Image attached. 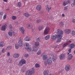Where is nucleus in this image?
Instances as JSON below:
<instances>
[{
	"label": "nucleus",
	"instance_id": "1",
	"mask_svg": "<svg viewBox=\"0 0 75 75\" xmlns=\"http://www.w3.org/2000/svg\"><path fill=\"white\" fill-rule=\"evenodd\" d=\"M61 30L60 29H58L56 31V33L57 34V35H52L51 37V39L52 40H55L59 35L61 34Z\"/></svg>",
	"mask_w": 75,
	"mask_h": 75
},
{
	"label": "nucleus",
	"instance_id": "2",
	"mask_svg": "<svg viewBox=\"0 0 75 75\" xmlns=\"http://www.w3.org/2000/svg\"><path fill=\"white\" fill-rule=\"evenodd\" d=\"M63 34H64V32H63V31L62 30H61L60 35L58 36L57 38V39L56 41L57 43L60 42L61 41V40H62V35H63Z\"/></svg>",
	"mask_w": 75,
	"mask_h": 75
},
{
	"label": "nucleus",
	"instance_id": "3",
	"mask_svg": "<svg viewBox=\"0 0 75 75\" xmlns=\"http://www.w3.org/2000/svg\"><path fill=\"white\" fill-rule=\"evenodd\" d=\"M35 72L34 68H32L31 70H28L26 72L25 75H31Z\"/></svg>",
	"mask_w": 75,
	"mask_h": 75
},
{
	"label": "nucleus",
	"instance_id": "4",
	"mask_svg": "<svg viewBox=\"0 0 75 75\" xmlns=\"http://www.w3.org/2000/svg\"><path fill=\"white\" fill-rule=\"evenodd\" d=\"M52 64V59L51 58H49L47 59L46 62H44V64L46 65H47V64L48 65H51Z\"/></svg>",
	"mask_w": 75,
	"mask_h": 75
},
{
	"label": "nucleus",
	"instance_id": "5",
	"mask_svg": "<svg viewBox=\"0 0 75 75\" xmlns=\"http://www.w3.org/2000/svg\"><path fill=\"white\" fill-rule=\"evenodd\" d=\"M25 60L24 59H22L19 62L18 64V65L19 66V67H21L23 66V64H25Z\"/></svg>",
	"mask_w": 75,
	"mask_h": 75
},
{
	"label": "nucleus",
	"instance_id": "6",
	"mask_svg": "<svg viewBox=\"0 0 75 75\" xmlns=\"http://www.w3.org/2000/svg\"><path fill=\"white\" fill-rule=\"evenodd\" d=\"M50 28L49 27H46L44 32V34H47L50 32Z\"/></svg>",
	"mask_w": 75,
	"mask_h": 75
},
{
	"label": "nucleus",
	"instance_id": "7",
	"mask_svg": "<svg viewBox=\"0 0 75 75\" xmlns=\"http://www.w3.org/2000/svg\"><path fill=\"white\" fill-rule=\"evenodd\" d=\"M65 69L66 71H69L71 69V66L67 65L65 67Z\"/></svg>",
	"mask_w": 75,
	"mask_h": 75
},
{
	"label": "nucleus",
	"instance_id": "8",
	"mask_svg": "<svg viewBox=\"0 0 75 75\" xmlns=\"http://www.w3.org/2000/svg\"><path fill=\"white\" fill-rule=\"evenodd\" d=\"M13 57L14 58H18L20 57V54L18 53H15L13 55Z\"/></svg>",
	"mask_w": 75,
	"mask_h": 75
},
{
	"label": "nucleus",
	"instance_id": "9",
	"mask_svg": "<svg viewBox=\"0 0 75 75\" xmlns=\"http://www.w3.org/2000/svg\"><path fill=\"white\" fill-rule=\"evenodd\" d=\"M18 45L21 47H23V42H22V40L20 39L19 40L18 43Z\"/></svg>",
	"mask_w": 75,
	"mask_h": 75
},
{
	"label": "nucleus",
	"instance_id": "10",
	"mask_svg": "<svg viewBox=\"0 0 75 75\" xmlns=\"http://www.w3.org/2000/svg\"><path fill=\"white\" fill-rule=\"evenodd\" d=\"M64 32L66 34H69L71 32V29H65L64 30Z\"/></svg>",
	"mask_w": 75,
	"mask_h": 75
},
{
	"label": "nucleus",
	"instance_id": "11",
	"mask_svg": "<svg viewBox=\"0 0 75 75\" xmlns=\"http://www.w3.org/2000/svg\"><path fill=\"white\" fill-rule=\"evenodd\" d=\"M45 8L48 12H50V10L51 9V7H50L49 8L48 7V5H47L45 6Z\"/></svg>",
	"mask_w": 75,
	"mask_h": 75
},
{
	"label": "nucleus",
	"instance_id": "12",
	"mask_svg": "<svg viewBox=\"0 0 75 75\" xmlns=\"http://www.w3.org/2000/svg\"><path fill=\"white\" fill-rule=\"evenodd\" d=\"M71 1L69 0L67 1H64L63 3V5L64 6H66L67 4H69V3H70Z\"/></svg>",
	"mask_w": 75,
	"mask_h": 75
},
{
	"label": "nucleus",
	"instance_id": "13",
	"mask_svg": "<svg viewBox=\"0 0 75 75\" xmlns=\"http://www.w3.org/2000/svg\"><path fill=\"white\" fill-rule=\"evenodd\" d=\"M26 27L28 29H30L32 28H33V25L32 24H28L27 25Z\"/></svg>",
	"mask_w": 75,
	"mask_h": 75
},
{
	"label": "nucleus",
	"instance_id": "14",
	"mask_svg": "<svg viewBox=\"0 0 75 75\" xmlns=\"http://www.w3.org/2000/svg\"><path fill=\"white\" fill-rule=\"evenodd\" d=\"M21 32L23 34H24V28L23 27H21L19 28Z\"/></svg>",
	"mask_w": 75,
	"mask_h": 75
},
{
	"label": "nucleus",
	"instance_id": "15",
	"mask_svg": "<svg viewBox=\"0 0 75 75\" xmlns=\"http://www.w3.org/2000/svg\"><path fill=\"white\" fill-rule=\"evenodd\" d=\"M65 58V54H61L60 55V59H63Z\"/></svg>",
	"mask_w": 75,
	"mask_h": 75
},
{
	"label": "nucleus",
	"instance_id": "16",
	"mask_svg": "<svg viewBox=\"0 0 75 75\" xmlns=\"http://www.w3.org/2000/svg\"><path fill=\"white\" fill-rule=\"evenodd\" d=\"M48 71L45 70L43 73L44 75H54L53 74H50L48 75Z\"/></svg>",
	"mask_w": 75,
	"mask_h": 75
},
{
	"label": "nucleus",
	"instance_id": "17",
	"mask_svg": "<svg viewBox=\"0 0 75 75\" xmlns=\"http://www.w3.org/2000/svg\"><path fill=\"white\" fill-rule=\"evenodd\" d=\"M33 49L32 50L33 51H35V52H37V51H38V49H37V47H36L35 46H34L33 47Z\"/></svg>",
	"mask_w": 75,
	"mask_h": 75
},
{
	"label": "nucleus",
	"instance_id": "18",
	"mask_svg": "<svg viewBox=\"0 0 75 75\" xmlns=\"http://www.w3.org/2000/svg\"><path fill=\"white\" fill-rule=\"evenodd\" d=\"M4 46V42L3 41L0 42V47H3Z\"/></svg>",
	"mask_w": 75,
	"mask_h": 75
},
{
	"label": "nucleus",
	"instance_id": "19",
	"mask_svg": "<svg viewBox=\"0 0 75 75\" xmlns=\"http://www.w3.org/2000/svg\"><path fill=\"white\" fill-rule=\"evenodd\" d=\"M36 9L38 11H40L41 9V6L40 5H38L36 7Z\"/></svg>",
	"mask_w": 75,
	"mask_h": 75
},
{
	"label": "nucleus",
	"instance_id": "20",
	"mask_svg": "<svg viewBox=\"0 0 75 75\" xmlns=\"http://www.w3.org/2000/svg\"><path fill=\"white\" fill-rule=\"evenodd\" d=\"M72 58H73V56L72 54H70L68 56L67 58L68 60H71L72 59Z\"/></svg>",
	"mask_w": 75,
	"mask_h": 75
},
{
	"label": "nucleus",
	"instance_id": "21",
	"mask_svg": "<svg viewBox=\"0 0 75 75\" xmlns=\"http://www.w3.org/2000/svg\"><path fill=\"white\" fill-rule=\"evenodd\" d=\"M25 41H29L31 40V38L29 37H26L24 38Z\"/></svg>",
	"mask_w": 75,
	"mask_h": 75
},
{
	"label": "nucleus",
	"instance_id": "22",
	"mask_svg": "<svg viewBox=\"0 0 75 75\" xmlns=\"http://www.w3.org/2000/svg\"><path fill=\"white\" fill-rule=\"evenodd\" d=\"M42 58L43 60H45L48 58V56L47 55H44L43 56Z\"/></svg>",
	"mask_w": 75,
	"mask_h": 75
},
{
	"label": "nucleus",
	"instance_id": "23",
	"mask_svg": "<svg viewBox=\"0 0 75 75\" xmlns=\"http://www.w3.org/2000/svg\"><path fill=\"white\" fill-rule=\"evenodd\" d=\"M25 46L26 47V49L30 47V44H29V43L27 42H26L25 43Z\"/></svg>",
	"mask_w": 75,
	"mask_h": 75
},
{
	"label": "nucleus",
	"instance_id": "24",
	"mask_svg": "<svg viewBox=\"0 0 75 75\" xmlns=\"http://www.w3.org/2000/svg\"><path fill=\"white\" fill-rule=\"evenodd\" d=\"M70 47L71 49H72V48H75V44L74 43H72L70 45Z\"/></svg>",
	"mask_w": 75,
	"mask_h": 75
},
{
	"label": "nucleus",
	"instance_id": "25",
	"mask_svg": "<svg viewBox=\"0 0 75 75\" xmlns=\"http://www.w3.org/2000/svg\"><path fill=\"white\" fill-rule=\"evenodd\" d=\"M50 38V35H47L45 37V38L46 40H48Z\"/></svg>",
	"mask_w": 75,
	"mask_h": 75
},
{
	"label": "nucleus",
	"instance_id": "26",
	"mask_svg": "<svg viewBox=\"0 0 75 75\" xmlns=\"http://www.w3.org/2000/svg\"><path fill=\"white\" fill-rule=\"evenodd\" d=\"M26 49H27V51L28 52H31V50H32V49H31V48L30 47L26 48Z\"/></svg>",
	"mask_w": 75,
	"mask_h": 75
},
{
	"label": "nucleus",
	"instance_id": "27",
	"mask_svg": "<svg viewBox=\"0 0 75 75\" xmlns=\"http://www.w3.org/2000/svg\"><path fill=\"white\" fill-rule=\"evenodd\" d=\"M23 15L25 16L26 17H29V16H30V15H29L28 13H24Z\"/></svg>",
	"mask_w": 75,
	"mask_h": 75
},
{
	"label": "nucleus",
	"instance_id": "28",
	"mask_svg": "<svg viewBox=\"0 0 75 75\" xmlns=\"http://www.w3.org/2000/svg\"><path fill=\"white\" fill-rule=\"evenodd\" d=\"M35 45L36 47H38L40 45V43H39L38 42H35Z\"/></svg>",
	"mask_w": 75,
	"mask_h": 75
},
{
	"label": "nucleus",
	"instance_id": "29",
	"mask_svg": "<svg viewBox=\"0 0 75 75\" xmlns=\"http://www.w3.org/2000/svg\"><path fill=\"white\" fill-rule=\"evenodd\" d=\"M1 30L2 31H5V30H6V26H3L1 28Z\"/></svg>",
	"mask_w": 75,
	"mask_h": 75
},
{
	"label": "nucleus",
	"instance_id": "30",
	"mask_svg": "<svg viewBox=\"0 0 75 75\" xmlns=\"http://www.w3.org/2000/svg\"><path fill=\"white\" fill-rule=\"evenodd\" d=\"M41 54V50H39V51L37 52V54L38 55H40Z\"/></svg>",
	"mask_w": 75,
	"mask_h": 75
},
{
	"label": "nucleus",
	"instance_id": "31",
	"mask_svg": "<svg viewBox=\"0 0 75 75\" xmlns=\"http://www.w3.org/2000/svg\"><path fill=\"white\" fill-rule=\"evenodd\" d=\"M25 67H23L21 69V72H24L25 71Z\"/></svg>",
	"mask_w": 75,
	"mask_h": 75
},
{
	"label": "nucleus",
	"instance_id": "32",
	"mask_svg": "<svg viewBox=\"0 0 75 75\" xmlns=\"http://www.w3.org/2000/svg\"><path fill=\"white\" fill-rule=\"evenodd\" d=\"M53 62H55L57 61V58L56 57H54L53 58H52Z\"/></svg>",
	"mask_w": 75,
	"mask_h": 75
},
{
	"label": "nucleus",
	"instance_id": "33",
	"mask_svg": "<svg viewBox=\"0 0 75 75\" xmlns=\"http://www.w3.org/2000/svg\"><path fill=\"white\" fill-rule=\"evenodd\" d=\"M12 48V47L11 46H8L7 47V48L6 49V50H10V49H11Z\"/></svg>",
	"mask_w": 75,
	"mask_h": 75
},
{
	"label": "nucleus",
	"instance_id": "34",
	"mask_svg": "<svg viewBox=\"0 0 75 75\" xmlns=\"http://www.w3.org/2000/svg\"><path fill=\"white\" fill-rule=\"evenodd\" d=\"M40 64L38 63H36L35 64V68H39L40 67Z\"/></svg>",
	"mask_w": 75,
	"mask_h": 75
},
{
	"label": "nucleus",
	"instance_id": "35",
	"mask_svg": "<svg viewBox=\"0 0 75 75\" xmlns=\"http://www.w3.org/2000/svg\"><path fill=\"white\" fill-rule=\"evenodd\" d=\"M59 25H60L61 27H64V24L63 22H61L59 23Z\"/></svg>",
	"mask_w": 75,
	"mask_h": 75
},
{
	"label": "nucleus",
	"instance_id": "36",
	"mask_svg": "<svg viewBox=\"0 0 75 75\" xmlns=\"http://www.w3.org/2000/svg\"><path fill=\"white\" fill-rule=\"evenodd\" d=\"M8 34L10 37H12L13 36V33L12 32H9L8 33Z\"/></svg>",
	"mask_w": 75,
	"mask_h": 75
},
{
	"label": "nucleus",
	"instance_id": "37",
	"mask_svg": "<svg viewBox=\"0 0 75 75\" xmlns=\"http://www.w3.org/2000/svg\"><path fill=\"white\" fill-rule=\"evenodd\" d=\"M15 49H16V50H18V49L19 48L18 46V45H17V44H16L15 45Z\"/></svg>",
	"mask_w": 75,
	"mask_h": 75
},
{
	"label": "nucleus",
	"instance_id": "38",
	"mask_svg": "<svg viewBox=\"0 0 75 75\" xmlns=\"http://www.w3.org/2000/svg\"><path fill=\"white\" fill-rule=\"evenodd\" d=\"M73 0L74 2L72 3L71 4V6L72 7H74V6H75V0Z\"/></svg>",
	"mask_w": 75,
	"mask_h": 75
},
{
	"label": "nucleus",
	"instance_id": "39",
	"mask_svg": "<svg viewBox=\"0 0 75 75\" xmlns=\"http://www.w3.org/2000/svg\"><path fill=\"white\" fill-rule=\"evenodd\" d=\"M42 28H44V27L42 26H39L38 27L39 30H41L42 29Z\"/></svg>",
	"mask_w": 75,
	"mask_h": 75
},
{
	"label": "nucleus",
	"instance_id": "40",
	"mask_svg": "<svg viewBox=\"0 0 75 75\" xmlns=\"http://www.w3.org/2000/svg\"><path fill=\"white\" fill-rule=\"evenodd\" d=\"M64 10H68V6L64 7Z\"/></svg>",
	"mask_w": 75,
	"mask_h": 75
},
{
	"label": "nucleus",
	"instance_id": "41",
	"mask_svg": "<svg viewBox=\"0 0 75 75\" xmlns=\"http://www.w3.org/2000/svg\"><path fill=\"white\" fill-rule=\"evenodd\" d=\"M16 16H13L12 17V19L13 20H16Z\"/></svg>",
	"mask_w": 75,
	"mask_h": 75
},
{
	"label": "nucleus",
	"instance_id": "42",
	"mask_svg": "<svg viewBox=\"0 0 75 75\" xmlns=\"http://www.w3.org/2000/svg\"><path fill=\"white\" fill-rule=\"evenodd\" d=\"M72 35L74 36L75 35V31H72L71 32Z\"/></svg>",
	"mask_w": 75,
	"mask_h": 75
},
{
	"label": "nucleus",
	"instance_id": "43",
	"mask_svg": "<svg viewBox=\"0 0 75 75\" xmlns=\"http://www.w3.org/2000/svg\"><path fill=\"white\" fill-rule=\"evenodd\" d=\"M17 6L18 7H21V2H19L18 3Z\"/></svg>",
	"mask_w": 75,
	"mask_h": 75
},
{
	"label": "nucleus",
	"instance_id": "44",
	"mask_svg": "<svg viewBox=\"0 0 75 75\" xmlns=\"http://www.w3.org/2000/svg\"><path fill=\"white\" fill-rule=\"evenodd\" d=\"M54 57H55V56H54V55L53 54H52L50 55V58H51L52 59L53 58H54Z\"/></svg>",
	"mask_w": 75,
	"mask_h": 75
},
{
	"label": "nucleus",
	"instance_id": "45",
	"mask_svg": "<svg viewBox=\"0 0 75 75\" xmlns=\"http://www.w3.org/2000/svg\"><path fill=\"white\" fill-rule=\"evenodd\" d=\"M7 17V14H5L3 16V19L5 20Z\"/></svg>",
	"mask_w": 75,
	"mask_h": 75
},
{
	"label": "nucleus",
	"instance_id": "46",
	"mask_svg": "<svg viewBox=\"0 0 75 75\" xmlns=\"http://www.w3.org/2000/svg\"><path fill=\"white\" fill-rule=\"evenodd\" d=\"M40 37H39L36 39V42H40Z\"/></svg>",
	"mask_w": 75,
	"mask_h": 75
},
{
	"label": "nucleus",
	"instance_id": "47",
	"mask_svg": "<svg viewBox=\"0 0 75 75\" xmlns=\"http://www.w3.org/2000/svg\"><path fill=\"white\" fill-rule=\"evenodd\" d=\"M41 20L40 19L38 20H36V23H39L40 22H41Z\"/></svg>",
	"mask_w": 75,
	"mask_h": 75
},
{
	"label": "nucleus",
	"instance_id": "48",
	"mask_svg": "<svg viewBox=\"0 0 75 75\" xmlns=\"http://www.w3.org/2000/svg\"><path fill=\"white\" fill-rule=\"evenodd\" d=\"M8 62H9V63H11V62H12V59H9Z\"/></svg>",
	"mask_w": 75,
	"mask_h": 75
},
{
	"label": "nucleus",
	"instance_id": "49",
	"mask_svg": "<svg viewBox=\"0 0 75 75\" xmlns=\"http://www.w3.org/2000/svg\"><path fill=\"white\" fill-rule=\"evenodd\" d=\"M67 45H68V44L67 43L64 44L63 45V48H64V47H66V46Z\"/></svg>",
	"mask_w": 75,
	"mask_h": 75
},
{
	"label": "nucleus",
	"instance_id": "50",
	"mask_svg": "<svg viewBox=\"0 0 75 75\" xmlns=\"http://www.w3.org/2000/svg\"><path fill=\"white\" fill-rule=\"evenodd\" d=\"M24 56L25 58H27V57H29V54H26Z\"/></svg>",
	"mask_w": 75,
	"mask_h": 75
},
{
	"label": "nucleus",
	"instance_id": "51",
	"mask_svg": "<svg viewBox=\"0 0 75 75\" xmlns=\"http://www.w3.org/2000/svg\"><path fill=\"white\" fill-rule=\"evenodd\" d=\"M2 52H3V53H4V52H5V49H3L2 50Z\"/></svg>",
	"mask_w": 75,
	"mask_h": 75
},
{
	"label": "nucleus",
	"instance_id": "52",
	"mask_svg": "<svg viewBox=\"0 0 75 75\" xmlns=\"http://www.w3.org/2000/svg\"><path fill=\"white\" fill-rule=\"evenodd\" d=\"M3 12H0V16H3Z\"/></svg>",
	"mask_w": 75,
	"mask_h": 75
},
{
	"label": "nucleus",
	"instance_id": "53",
	"mask_svg": "<svg viewBox=\"0 0 75 75\" xmlns=\"http://www.w3.org/2000/svg\"><path fill=\"white\" fill-rule=\"evenodd\" d=\"M7 56H10V52H8V53H7Z\"/></svg>",
	"mask_w": 75,
	"mask_h": 75
},
{
	"label": "nucleus",
	"instance_id": "54",
	"mask_svg": "<svg viewBox=\"0 0 75 75\" xmlns=\"http://www.w3.org/2000/svg\"><path fill=\"white\" fill-rule=\"evenodd\" d=\"M67 42H71V40H67Z\"/></svg>",
	"mask_w": 75,
	"mask_h": 75
},
{
	"label": "nucleus",
	"instance_id": "55",
	"mask_svg": "<svg viewBox=\"0 0 75 75\" xmlns=\"http://www.w3.org/2000/svg\"><path fill=\"white\" fill-rule=\"evenodd\" d=\"M68 51L69 52V53H71V49H69Z\"/></svg>",
	"mask_w": 75,
	"mask_h": 75
},
{
	"label": "nucleus",
	"instance_id": "56",
	"mask_svg": "<svg viewBox=\"0 0 75 75\" xmlns=\"http://www.w3.org/2000/svg\"><path fill=\"white\" fill-rule=\"evenodd\" d=\"M32 30L33 31H34L35 30V28L33 29V28H32Z\"/></svg>",
	"mask_w": 75,
	"mask_h": 75
},
{
	"label": "nucleus",
	"instance_id": "57",
	"mask_svg": "<svg viewBox=\"0 0 75 75\" xmlns=\"http://www.w3.org/2000/svg\"><path fill=\"white\" fill-rule=\"evenodd\" d=\"M9 27H10V28H12V26H11V25H9Z\"/></svg>",
	"mask_w": 75,
	"mask_h": 75
},
{
	"label": "nucleus",
	"instance_id": "58",
	"mask_svg": "<svg viewBox=\"0 0 75 75\" xmlns=\"http://www.w3.org/2000/svg\"><path fill=\"white\" fill-rule=\"evenodd\" d=\"M3 1H4V2H7V0H3Z\"/></svg>",
	"mask_w": 75,
	"mask_h": 75
},
{
	"label": "nucleus",
	"instance_id": "59",
	"mask_svg": "<svg viewBox=\"0 0 75 75\" xmlns=\"http://www.w3.org/2000/svg\"><path fill=\"white\" fill-rule=\"evenodd\" d=\"M62 17H64V16H65V14L64 13L62 14Z\"/></svg>",
	"mask_w": 75,
	"mask_h": 75
},
{
	"label": "nucleus",
	"instance_id": "60",
	"mask_svg": "<svg viewBox=\"0 0 75 75\" xmlns=\"http://www.w3.org/2000/svg\"><path fill=\"white\" fill-rule=\"evenodd\" d=\"M60 47V45H58L56 46V47H57V48H58V47Z\"/></svg>",
	"mask_w": 75,
	"mask_h": 75
},
{
	"label": "nucleus",
	"instance_id": "61",
	"mask_svg": "<svg viewBox=\"0 0 75 75\" xmlns=\"http://www.w3.org/2000/svg\"><path fill=\"white\" fill-rule=\"evenodd\" d=\"M74 54H75V50L74 51Z\"/></svg>",
	"mask_w": 75,
	"mask_h": 75
},
{
	"label": "nucleus",
	"instance_id": "62",
	"mask_svg": "<svg viewBox=\"0 0 75 75\" xmlns=\"http://www.w3.org/2000/svg\"><path fill=\"white\" fill-rule=\"evenodd\" d=\"M13 34H15V32H13Z\"/></svg>",
	"mask_w": 75,
	"mask_h": 75
},
{
	"label": "nucleus",
	"instance_id": "63",
	"mask_svg": "<svg viewBox=\"0 0 75 75\" xmlns=\"http://www.w3.org/2000/svg\"><path fill=\"white\" fill-rule=\"evenodd\" d=\"M27 0H24V2H25V1H27Z\"/></svg>",
	"mask_w": 75,
	"mask_h": 75
},
{
	"label": "nucleus",
	"instance_id": "64",
	"mask_svg": "<svg viewBox=\"0 0 75 75\" xmlns=\"http://www.w3.org/2000/svg\"><path fill=\"white\" fill-rule=\"evenodd\" d=\"M49 25V24H46V25Z\"/></svg>",
	"mask_w": 75,
	"mask_h": 75
}]
</instances>
